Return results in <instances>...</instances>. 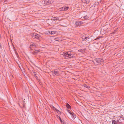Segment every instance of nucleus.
Here are the masks:
<instances>
[{"mask_svg": "<svg viewBox=\"0 0 124 124\" xmlns=\"http://www.w3.org/2000/svg\"><path fill=\"white\" fill-rule=\"evenodd\" d=\"M56 111L58 113L59 112L60 115L61 114V112L59 111L57 109H56Z\"/></svg>", "mask_w": 124, "mask_h": 124, "instance_id": "nucleus-22", "label": "nucleus"}, {"mask_svg": "<svg viewBox=\"0 0 124 124\" xmlns=\"http://www.w3.org/2000/svg\"><path fill=\"white\" fill-rule=\"evenodd\" d=\"M54 1L53 0H45L44 1V4H45L48 5L53 3Z\"/></svg>", "mask_w": 124, "mask_h": 124, "instance_id": "nucleus-2", "label": "nucleus"}, {"mask_svg": "<svg viewBox=\"0 0 124 124\" xmlns=\"http://www.w3.org/2000/svg\"><path fill=\"white\" fill-rule=\"evenodd\" d=\"M64 7H62V8H61L60 9V10H61L62 11H65V10H64Z\"/></svg>", "mask_w": 124, "mask_h": 124, "instance_id": "nucleus-26", "label": "nucleus"}, {"mask_svg": "<svg viewBox=\"0 0 124 124\" xmlns=\"http://www.w3.org/2000/svg\"><path fill=\"white\" fill-rule=\"evenodd\" d=\"M57 69H56L54 71V73L55 75H59V72L57 71Z\"/></svg>", "mask_w": 124, "mask_h": 124, "instance_id": "nucleus-11", "label": "nucleus"}, {"mask_svg": "<svg viewBox=\"0 0 124 124\" xmlns=\"http://www.w3.org/2000/svg\"><path fill=\"white\" fill-rule=\"evenodd\" d=\"M36 33H35V34H34L33 33H32L31 35V36L33 37H35V36H36Z\"/></svg>", "mask_w": 124, "mask_h": 124, "instance_id": "nucleus-24", "label": "nucleus"}, {"mask_svg": "<svg viewBox=\"0 0 124 124\" xmlns=\"http://www.w3.org/2000/svg\"><path fill=\"white\" fill-rule=\"evenodd\" d=\"M59 17H54L53 18H52V20H53L54 21H55V20H59Z\"/></svg>", "mask_w": 124, "mask_h": 124, "instance_id": "nucleus-12", "label": "nucleus"}, {"mask_svg": "<svg viewBox=\"0 0 124 124\" xmlns=\"http://www.w3.org/2000/svg\"><path fill=\"white\" fill-rule=\"evenodd\" d=\"M89 17L87 15L83 17V18L84 19V20L87 19Z\"/></svg>", "mask_w": 124, "mask_h": 124, "instance_id": "nucleus-18", "label": "nucleus"}, {"mask_svg": "<svg viewBox=\"0 0 124 124\" xmlns=\"http://www.w3.org/2000/svg\"><path fill=\"white\" fill-rule=\"evenodd\" d=\"M52 107L53 108H54V110H56V109H57L55 108L53 106H52Z\"/></svg>", "mask_w": 124, "mask_h": 124, "instance_id": "nucleus-28", "label": "nucleus"}, {"mask_svg": "<svg viewBox=\"0 0 124 124\" xmlns=\"http://www.w3.org/2000/svg\"><path fill=\"white\" fill-rule=\"evenodd\" d=\"M60 118V121L61 122V123L62 124H64L65 121L64 120H63L62 121L61 118Z\"/></svg>", "mask_w": 124, "mask_h": 124, "instance_id": "nucleus-14", "label": "nucleus"}, {"mask_svg": "<svg viewBox=\"0 0 124 124\" xmlns=\"http://www.w3.org/2000/svg\"><path fill=\"white\" fill-rule=\"evenodd\" d=\"M64 10H65V11H66L68 10L69 8V7H64Z\"/></svg>", "mask_w": 124, "mask_h": 124, "instance_id": "nucleus-25", "label": "nucleus"}, {"mask_svg": "<svg viewBox=\"0 0 124 124\" xmlns=\"http://www.w3.org/2000/svg\"><path fill=\"white\" fill-rule=\"evenodd\" d=\"M66 106L68 109H70L71 108V106L68 103L66 104Z\"/></svg>", "mask_w": 124, "mask_h": 124, "instance_id": "nucleus-13", "label": "nucleus"}, {"mask_svg": "<svg viewBox=\"0 0 124 124\" xmlns=\"http://www.w3.org/2000/svg\"><path fill=\"white\" fill-rule=\"evenodd\" d=\"M83 86L84 87H85L86 88H89L90 87L89 86L87 85L86 84H84L83 85Z\"/></svg>", "mask_w": 124, "mask_h": 124, "instance_id": "nucleus-19", "label": "nucleus"}, {"mask_svg": "<svg viewBox=\"0 0 124 124\" xmlns=\"http://www.w3.org/2000/svg\"><path fill=\"white\" fill-rule=\"evenodd\" d=\"M94 60L96 62L93 60L92 61V62L95 65H98L99 64H101L104 61L103 59L101 58H96L94 59Z\"/></svg>", "mask_w": 124, "mask_h": 124, "instance_id": "nucleus-1", "label": "nucleus"}, {"mask_svg": "<svg viewBox=\"0 0 124 124\" xmlns=\"http://www.w3.org/2000/svg\"><path fill=\"white\" fill-rule=\"evenodd\" d=\"M83 2L87 4L90 1V0H82Z\"/></svg>", "mask_w": 124, "mask_h": 124, "instance_id": "nucleus-7", "label": "nucleus"}, {"mask_svg": "<svg viewBox=\"0 0 124 124\" xmlns=\"http://www.w3.org/2000/svg\"><path fill=\"white\" fill-rule=\"evenodd\" d=\"M54 39L55 40L58 41L60 40L59 38L58 37L55 38Z\"/></svg>", "mask_w": 124, "mask_h": 124, "instance_id": "nucleus-23", "label": "nucleus"}, {"mask_svg": "<svg viewBox=\"0 0 124 124\" xmlns=\"http://www.w3.org/2000/svg\"><path fill=\"white\" fill-rule=\"evenodd\" d=\"M83 23V22L82 21H76L75 22V24L76 26L78 27L80 26Z\"/></svg>", "mask_w": 124, "mask_h": 124, "instance_id": "nucleus-3", "label": "nucleus"}, {"mask_svg": "<svg viewBox=\"0 0 124 124\" xmlns=\"http://www.w3.org/2000/svg\"><path fill=\"white\" fill-rule=\"evenodd\" d=\"M112 124H117V121H116L115 120H113L112 121Z\"/></svg>", "mask_w": 124, "mask_h": 124, "instance_id": "nucleus-17", "label": "nucleus"}, {"mask_svg": "<svg viewBox=\"0 0 124 124\" xmlns=\"http://www.w3.org/2000/svg\"><path fill=\"white\" fill-rule=\"evenodd\" d=\"M67 111L70 115L71 114V113L72 112H71V111L69 110H67Z\"/></svg>", "mask_w": 124, "mask_h": 124, "instance_id": "nucleus-27", "label": "nucleus"}, {"mask_svg": "<svg viewBox=\"0 0 124 124\" xmlns=\"http://www.w3.org/2000/svg\"><path fill=\"white\" fill-rule=\"evenodd\" d=\"M55 32L54 31H50L49 33H50L51 34H54L55 33Z\"/></svg>", "mask_w": 124, "mask_h": 124, "instance_id": "nucleus-21", "label": "nucleus"}, {"mask_svg": "<svg viewBox=\"0 0 124 124\" xmlns=\"http://www.w3.org/2000/svg\"><path fill=\"white\" fill-rule=\"evenodd\" d=\"M116 32V31H115H115H114V32Z\"/></svg>", "mask_w": 124, "mask_h": 124, "instance_id": "nucleus-33", "label": "nucleus"}, {"mask_svg": "<svg viewBox=\"0 0 124 124\" xmlns=\"http://www.w3.org/2000/svg\"><path fill=\"white\" fill-rule=\"evenodd\" d=\"M56 116L57 117V118L59 119L60 120V118H60V116H59L58 115H57Z\"/></svg>", "mask_w": 124, "mask_h": 124, "instance_id": "nucleus-29", "label": "nucleus"}, {"mask_svg": "<svg viewBox=\"0 0 124 124\" xmlns=\"http://www.w3.org/2000/svg\"><path fill=\"white\" fill-rule=\"evenodd\" d=\"M30 49L31 50L30 51H32V49L31 48H30Z\"/></svg>", "mask_w": 124, "mask_h": 124, "instance_id": "nucleus-31", "label": "nucleus"}, {"mask_svg": "<svg viewBox=\"0 0 124 124\" xmlns=\"http://www.w3.org/2000/svg\"><path fill=\"white\" fill-rule=\"evenodd\" d=\"M90 38V37H89V36L87 37L86 36H85L84 38H83L82 39H83V40L86 41V40L89 39Z\"/></svg>", "mask_w": 124, "mask_h": 124, "instance_id": "nucleus-10", "label": "nucleus"}, {"mask_svg": "<svg viewBox=\"0 0 124 124\" xmlns=\"http://www.w3.org/2000/svg\"><path fill=\"white\" fill-rule=\"evenodd\" d=\"M70 52H69V55L68 56L69 57V58H72L74 57L73 56V55L72 54H70Z\"/></svg>", "mask_w": 124, "mask_h": 124, "instance_id": "nucleus-9", "label": "nucleus"}, {"mask_svg": "<svg viewBox=\"0 0 124 124\" xmlns=\"http://www.w3.org/2000/svg\"><path fill=\"white\" fill-rule=\"evenodd\" d=\"M39 35L38 34H37L36 33V36L35 38L37 39H39Z\"/></svg>", "mask_w": 124, "mask_h": 124, "instance_id": "nucleus-16", "label": "nucleus"}, {"mask_svg": "<svg viewBox=\"0 0 124 124\" xmlns=\"http://www.w3.org/2000/svg\"><path fill=\"white\" fill-rule=\"evenodd\" d=\"M36 51H37V52H37V54L39 52H40V50H36Z\"/></svg>", "mask_w": 124, "mask_h": 124, "instance_id": "nucleus-30", "label": "nucleus"}, {"mask_svg": "<svg viewBox=\"0 0 124 124\" xmlns=\"http://www.w3.org/2000/svg\"><path fill=\"white\" fill-rule=\"evenodd\" d=\"M37 52V51H34V52H31V53L32 54L34 55H35L37 54V52Z\"/></svg>", "mask_w": 124, "mask_h": 124, "instance_id": "nucleus-20", "label": "nucleus"}, {"mask_svg": "<svg viewBox=\"0 0 124 124\" xmlns=\"http://www.w3.org/2000/svg\"><path fill=\"white\" fill-rule=\"evenodd\" d=\"M119 117H120V119H122V120H124V116L122 115H121L119 116Z\"/></svg>", "mask_w": 124, "mask_h": 124, "instance_id": "nucleus-15", "label": "nucleus"}, {"mask_svg": "<svg viewBox=\"0 0 124 124\" xmlns=\"http://www.w3.org/2000/svg\"><path fill=\"white\" fill-rule=\"evenodd\" d=\"M117 124H123V121L121 119H119L117 120Z\"/></svg>", "mask_w": 124, "mask_h": 124, "instance_id": "nucleus-5", "label": "nucleus"}, {"mask_svg": "<svg viewBox=\"0 0 124 124\" xmlns=\"http://www.w3.org/2000/svg\"><path fill=\"white\" fill-rule=\"evenodd\" d=\"M99 38H98V37L96 38V39H98Z\"/></svg>", "mask_w": 124, "mask_h": 124, "instance_id": "nucleus-32", "label": "nucleus"}, {"mask_svg": "<svg viewBox=\"0 0 124 124\" xmlns=\"http://www.w3.org/2000/svg\"><path fill=\"white\" fill-rule=\"evenodd\" d=\"M36 47V46L34 43H31L30 44V48Z\"/></svg>", "mask_w": 124, "mask_h": 124, "instance_id": "nucleus-6", "label": "nucleus"}, {"mask_svg": "<svg viewBox=\"0 0 124 124\" xmlns=\"http://www.w3.org/2000/svg\"><path fill=\"white\" fill-rule=\"evenodd\" d=\"M68 55H69V52H64L63 53V55L64 56L63 57L65 59H68L69 58Z\"/></svg>", "mask_w": 124, "mask_h": 124, "instance_id": "nucleus-4", "label": "nucleus"}, {"mask_svg": "<svg viewBox=\"0 0 124 124\" xmlns=\"http://www.w3.org/2000/svg\"><path fill=\"white\" fill-rule=\"evenodd\" d=\"M70 115L73 119H74L76 117L75 115L73 113V112H72Z\"/></svg>", "mask_w": 124, "mask_h": 124, "instance_id": "nucleus-8", "label": "nucleus"}]
</instances>
